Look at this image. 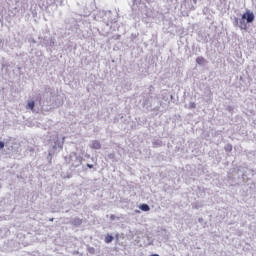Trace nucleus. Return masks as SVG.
Returning <instances> with one entry per match:
<instances>
[{
	"instance_id": "1",
	"label": "nucleus",
	"mask_w": 256,
	"mask_h": 256,
	"mask_svg": "<svg viewBox=\"0 0 256 256\" xmlns=\"http://www.w3.org/2000/svg\"><path fill=\"white\" fill-rule=\"evenodd\" d=\"M242 19H246L247 23H253V21H255V14L247 10L246 13L243 14Z\"/></svg>"
},
{
	"instance_id": "2",
	"label": "nucleus",
	"mask_w": 256,
	"mask_h": 256,
	"mask_svg": "<svg viewBox=\"0 0 256 256\" xmlns=\"http://www.w3.org/2000/svg\"><path fill=\"white\" fill-rule=\"evenodd\" d=\"M91 149H101V142L94 140L90 145Z\"/></svg>"
},
{
	"instance_id": "3",
	"label": "nucleus",
	"mask_w": 256,
	"mask_h": 256,
	"mask_svg": "<svg viewBox=\"0 0 256 256\" xmlns=\"http://www.w3.org/2000/svg\"><path fill=\"white\" fill-rule=\"evenodd\" d=\"M26 109H30L31 111H33V109H35V101H29L27 103Z\"/></svg>"
},
{
	"instance_id": "4",
	"label": "nucleus",
	"mask_w": 256,
	"mask_h": 256,
	"mask_svg": "<svg viewBox=\"0 0 256 256\" xmlns=\"http://www.w3.org/2000/svg\"><path fill=\"white\" fill-rule=\"evenodd\" d=\"M139 209H141V211H151V208L147 204H141Z\"/></svg>"
},
{
	"instance_id": "5",
	"label": "nucleus",
	"mask_w": 256,
	"mask_h": 256,
	"mask_svg": "<svg viewBox=\"0 0 256 256\" xmlns=\"http://www.w3.org/2000/svg\"><path fill=\"white\" fill-rule=\"evenodd\" d=\"M196 63H198V65H203V63H205V58H203L202 56L197 57Z\"/></svg>"
},
{
	"instance_id": "6",
	"label": "nucleus",
	"mask_w": 256,
	"mask_h": 256,
	"mask_svg": "<svg viewBox=\"0 0 256 256\" xmlns=\"http://www.w3.org/2000/svg\"><path fill=\"white\" fill-rule=\"evenodd\" d=\"M113 236L112 235H107L105 237V243H111L113 241Z\"/></svg>"
},
{
	"instance_id": "7",
	"label": "nucleus",
	"mask_w": 256,
	"mask_h": 256,
	"mask_svg": "<svg viewBox=\"0 0 256 256\" xmlns=\"http://www.w3.org/2000/svg\"><path fill=\"white\" fill-rule=\"evenodd\" d=\"M225 151H228V152L233 151V145L227 144V145L225 146Z\"/></svg>"
},
{
	"instance_id": "8",
	"label": "nucleus",
	"mask_w": 256,
	"mask_h": 256,
	"mask_svg": "<svg viewBox=\"0 0 256 256\" xmlns=\"http://www.w3.org/2000/svg\"><path fill=\"white\" fill-rule=\"evenodd\" d=\"M74 223H75V225H81V223H83V221L81 219H79V218H76L74 220Z\"/></svg>"
},
{
	"instance_id": "9",
	"label": "nucleus",
	"mask_w": 256,
	"mask_h": 256,
	"mask_svg": "<svg viewBox=\"0 0 256 256\" xmlns=\"http://www.w3.org/2000/svg\"><path fill=\"white\" fill-rule=\"evenodd\" d=\"M195 107H197V105L195 104V102H191L189 104V109H195Z\"/></svg>"
},
{
	"instance_id": "10",
	"label": "nucleus",
	"mask_w": 256,
	"mask_h": 256,
	"mask_svg": "<svg viewBox=\"0 0 256 256\" xmlns=\"http://www.w3.org/2000/svg\"><path fill=\"white\" fill-rule=\"evenodd\" d=\"M110 219H111V221H115V219H117V217L115 215L111 214Z\"/></svg>"
},
{
	"instance_id": "11",
	"label": "nucleus",
	"mask_w": 256,
	"mask_h": 256,
	"mask_svg": "<svg viewBox=\"0 0 256 256\" xmlns=\"http://www.w3.org/2000/svg\"><path fill=\"white\" fill-rule=\"evenodd\" d=\"M4 147H5V143L0 141V149H4Z\"/></svg>"
},
{
	"instance_id": "12",
	"label": "nucleus",
	"mask_w": 256,
	"mask_h": 256,
	"mask_svg": "<svg viewBox=\"0 0 256 256\" xmlns=\"http://www.w3.org/2000/svg\"><path fill=\"white\" fill-rule=\"evenodd\" d=\"M87 167H88L89 169H93V164H87Z\"/></svg>"
},
{
	"instance_id": "13",
	"label": "nucleus",
	"mask_w": 256,
	"mask_h": 256,
	"mask_svg": "<svg viewBox=\"0 0 256 256\" xmlns=\"http://www.w3.org/2000/svg\"><path fill=\"white\" fill-rule=\"evenodd\" d=\"M50 221H53V218H51Z\"/></svg>"
}]
</instances>
